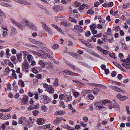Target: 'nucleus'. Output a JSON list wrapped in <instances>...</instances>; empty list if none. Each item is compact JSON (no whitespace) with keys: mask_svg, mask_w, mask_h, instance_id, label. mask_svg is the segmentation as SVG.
I'll return each instance as SVG.
<instances>
[{"mask_svg":"<svg viewBox=\"0 0 130 130\" xmlns=\"http://www.w3.org/2000/svg\"><path fill=\"white\" fill-rule=\"evenodd\" d=\"M110 103V100H103L102 101H100L99 102H98L94 103V105L98 107V108L100 109L104 107L103 106H101L102 104L105 105L106 104Z\"/></svg>","mask_w":130,"mask_h":130,"instance_id":"f257e3e1","label":"nucleus"},{"mask_svg":"<svg viewBox=\"0 0 130 130\" xmlns=\"http://www.w3.org/2000/svg\"><path fill=\"white\" fill-rule=\"evenodd\" d=\"M41 24L43 28L47 32H48L49 34L51 35H52L53 33L50 28L44 22H42Z\"/></svg>","mask_w":130,"mask_h":130,"instance_id":"f03ea898","label":"nucleus"},{"mask_svg":"<svg viewBox=\"0 0 130 130\" xmlns=\"http://www.w3.org/2000/svg\"><path fill=\"white\" fill-rule=\"evenodd\" d=\"M53 9L56 12H57L63 9L62 6H55L53 7Z\"/></svg>","mask_w":130,"mask_h":130,"instance_id":"7ed1b4c3","label":"nucleus"},{"mask_svg":"<svg viewBox=\"0 0 130 130\" xmlns=\"http://www.w3.org/2000/svg\"><path fill=\"white\" fill-rule=\"evenodd\" d=\"M28 97L27 96H25L21 100V103L22 105H24L27 103L28 100Z\"/></svg>","mask_w":130,"mask_h":130,"instance_id":"20e7f679","label":"nucleus"},{"mask_svg":"<svg viewBox=\"0 0 130 130\" xmlns=\"http://www.w3.org/2000/svg\"><path fill=\"white\" fill-rule=\"evenodd\" d=\"M116 96L118 99L121 101H123L126 99L127 98L126 96H122L119 93H118L117 95Z\"/></svg>","mask_w":130,"mask_h":130,"instance_id":"39448f33","label":"nucleus"},{"mask_svg":"<svg viewBox=\"0 0 130 130\" xmlns=\"http://www.w3.org/2000/svg\"><path fill=\"white\" fill-rule=\"evenodd\" d=\"M65 112L63 110L57 111L55 112L54 115L56 116L57 115H64Z\"/></svg>","mask_w":130,"mask_h":130,"instance_id":"423d86ee","label":"nucleus"},{"mask_svg":"<svg viewBox=\"0 0 130 130\" xmlns=\"http://www.w3.org/2000/svg\"><path fill=\"white\" fill-rule=\"evenodd\" d=\"M110 88L118 92H120V89L118 87L113 86H110L109 87Z\"/></svg>","mask_w":130,"mask_h":130,"instance_id":"0eeeda50","label":"nucleus"},{"mask_svg":"<svg viewBox=\"0 0 130 130\" xmlns=\"http://www.w3.org/2000/svg\"><path fill=\"white\" fill-rule=\"evenodd\" d=\"M74 28L78 30L80 32H82L83 31V28L80 25H78L75 26Z\"/></svg>","mask_w":130,"mask_h":130,"instance_id":"6e6552de","label":"nucleus"},{"mask_svg":"<svg viewBox=\"0 0 130 130\" xmlns=\"http://www.w3.org/2000/svg\"><path fill=\"white\" fill-rule=\"evenodd\" d=\"M6 17V16L4 13L0 9V20H3Z\"/></svg>","mask_w":130,"mask_h":130,"instance_id":"1a4fd4ad","label":"nucleus"},{"mask_svg":"<svg viewBox=\"0 0 130 130\" xmlns=\"http://www.w3.org/2000/svg\"><path fill=\"white\" fill-rule=\"evenodd\" d=\"M37 108V106L35 105H30L29 106L28 108V109L29 111H30L34 109H36Z\"/></svg>","mask_w":130,"mask_h":130,"instance_id":"9d476101","label":"nucleus"},{"mask_svg":"<svg viewBox=\"0 0 130 130\" xmlns=\"http://www.w3.org/2000/svg\"><path fill=\"white\" fill-rule=\"evenodd\" d=\"M122 65L127 69H130V63L129 62L123 63Z\"/></svg>","mask_w":130,"mask_h":130,"instance_id":"9b49d317","label":"nucleus"},{"mask_svg":"<svg viewBox=\"0 0 130 130\" xmlns=\"http://www.w3.org/2000/svg\"><path fill=\"white\" fill-rule=\"evenodd\" d=\"M28 28L32 30L36 31L37 30V28L36 27L35 25L32 23L29 26Z\"/></svg>","mask_w":130,"mask_h":130,"instance_id":"f8f14e48","label":"nucleus"},{"mask_svg":"<svg viewBox=\"0 0 130 130\" xmlns=\"http://www.w3.org/2000/svg\"><path fill=\"white\" fill-rule=\"evenodd\" d=\"M26 118L24 117H21L19 119L18 123L20 124H22L24 120H26Z\"/></svg>","mask_w":130,"mask_h":130,"instance_id":"ddd939ff","label":"nucleus"},{"mask_svg":"<svg viewBox=\"0 0 130 130\" xmlns=\"http://www.w3.org/2000/svg\"><path fill=\"white\" fill-rule=\"evenodd\" d=\"M20 53L21 55H22V56L23 55L24 58H26V56H27L28 54V52L26 51H21Z\"/></svg>","mask_w":130,"mask_h":130,"instance_id":"4468645a","label":"nucleus"},{"mask_svg":"<svg viewBox=\"0 0 130 130\" xmlns=\"http://www.w3.org/2000/svg\"><path fill=\"white\" fill-rule=\"evenodd\" d=\"M100 91V89L99 88H95L93 89L92 91L94 94H97Z\"/></svg>","mask_w":130,"mask_h":130,"instance_id":"2eb2a0df","label":"nucleus"},{"mask_svg":"<svg viewBox=\"0 0 130 130\" xmlns=\"http://www.w3.org/2000/svg\"><path fill=\"white\" fill-rule=\"evenodd\" d=\"M47 63L49 65L46 67V68L47 69L51 70L54 67L52 63H51L50 62H48Z\"/></svg>","mask_w":130,"mask_h":130,"instance_id":"dca6fc26","label":"nucleus"},{"mask_svg":"<svg viewBox=\"0 0 130 130\" xmlns=\"http://www.w3.org/2000/svg\"><path fill=\"white\" fill-rule=\"evenodd\" d=\"M113 63L116 66L121 70L122 71H124V70L123 69V68H122V67H121V66L119 64H118L117 63L115 62H113Z\"/></svg>","mask_w":130,"mask_h":130,"instance_id":"f3484780","label":"nucleus"},{"mask_svg":"<svg viewBox=\"0 0 130 130\" xmlns=\"http://www.w3.org/2000/svg\"><path fill=\"white\" fill-rule=\"evenodd\" d=\"M47 91L50 93H53L54 91V89L52 87H50L47 89Z\"/></svg>","mask_w":130,"mask_h":130,"instance_id":"a211bd4d","label":"nucleus"},{"mask_svg":"<svg viewBox=\"0 0 130 130\" xmlns=\"http://www.w3.org/2000/svg\"><path fill=\"white\" fill-rule=\"evenodd\" d=\"M14 1L18 3H20L21 4H26V2L25 0H13Z\"/></svg>","mask_w":130,"mask_h":130,"instance_id":"6ab92c4d","label":"nucleus"},{"mask_svg":"<svg viewBox=\"0 0 130 130\" xmlns=\"http://www.w3.org/2000/svg\"><path fill=\"white\" fill-rule=\"evenodd\" d=\"M4 116H5V117L4 118V117H2V119L6 120L8 118L9 119L11 117L10 114H8L5 113L4 115Z\"/></svg>","mask_w":130,"mask_h":130,"instance_id":"aec40b11","label":"nucleus"},{"mask_svg":"<svg viewBox=\"0 0 130 130\" xmlns=\"http://www.w3.org/2000/svg\"><path fill=\"white\" fill-rule=\"evenodd\" d=\"M39 63L42 68L44 67L47 64L46 62H44L42 60L40 61L39 62Z\"/></svg>","mask_w":130,"mask_h":130,"instance_id":"412c9836","label":"nucleus"},{"mask_svg":"<svg viewBox=\"0 0 130 130\" xmlns=\"http://www.w3.org/2000/svg\"><path fill=\"white\" fill-rule=\"evenodd\" d=\"M58 78H56L54 82V84L55 86L57 87L58 85Z\"/></svg>","mask_w":130,"mask_h":130,"instance_id":"4be33fe9","label":"nucleus"},{"mask_svg":"<svg viewBox=\"0 0 130 130\" xmlns=\"http://www.w3.org/2000/svg\"><path fill=\"white\" fill-rule=\"evenodd\" d=\"M27 123L26 124L28 126H31L33 125V121H29L28 120L27 121Z\"/></svg>","mask_w":130,"mask_h":130,"instance_id":"5701e85b","label":"nucleus"},{"mask_svg":"<svg viewBox=\"0 0 130 130\" xmlns=\"http://www.w3.org/2000/svg\"><path fill=\"white\" fill-rule=\"evenodd\" d=\"M24 21L25 22L26 25L28 27L32 23L26 19H24Z\"/></svg>","mask_w":130,"mask_h":130,"instance_id":"b1692460","label":"nucleus"},{"mask_svg":"<svg viewBox=\"0 0 130 130\" xmlns=\"http://www.w3.org/2000/svg\"><path fill=\"white\" fill-rule=\"evenodd\" d=\"M17 56L18 60H21L22 55H21L20 53L19 54H17Z\"/></svg>","mask_w":130,"mask_h":130,"instance_id":"393cba45","label":"nucleus"},{"mask_svg":"<svg viewBox=\"0 0 130 130\" xmlns=\"http://www.w3.org/2000/svg\"><path fill=\"white\" fill-rule=\"evenodd\" d=\"M19 84L21 86V87H23L24 86V83L22 80H19Z\"/></svg>","mask_w":130,"mask_h":130,"instance_id":"a878e982","label":"nucleus"},{"mask_svg":"<svg viewBox=\"0 0 130 130\" xmlns=\"http://www.w3.org/2000/svg\"><path fill=\"white\" fill-rule=\"evenodd\" d=\"M10 28L12 31L11 33L12 34L13 33H14L15 34H16L17 32V30L16 29L12 26H10Z\"/></svg>","mask_w":130,"mask_h":130,"instance_id":"bb28decb","label":"nucleus"},{"mask_svg":"<svg viewBox=\"0 0 130 130\" xmlns=\"http://www.w3.org/2000/svg\"><path fill=\"white\" fill-rule=\"evenodd\" d=\"M61 121L60 119L59 118H57L56 119H55L54 121L55 123V124H59L61 122Z\"/></svg>","mask_w":130,"mask_h":130,"instance_id":"cd10ccee","label":"nucleus"},{"mask_svg":"<svg viewBox=\"0 0 130 130\" xmlns=\"http://www.w3.org/2000/svg\"><path fill=\"white\" fill-rule=\"evenodd\" d=\"M68 107L69 109L72 110V112H76L75 110L74 109H73L72 107V105L71 104H69L68 105Z\"/></svg>","mask_w":130,"mask_h":130,"instance_id":"c85d7f7f","label":"nucleus"},{"mask_svg":"<svg viewBox=\"0 0 130 130\" xmlns=\"http://www.w3.org/2000/svg\"><path fill=\"white\" fill-rule=\"evenodd\" d=\"M45 54H45V55H46L48 58L52 60H55V59L52 56L50 55V54L47 53H45Z\"/></svg>","mask_w":130,"mask_h":130,"instance_id":"c756f323","label":"nucleus"},{"mask_svg":"<svg viewBox=\"0 0 130 130\" xmlns=\"http://www.w3.org/2000/svg\"><path fill=\"white\" fill-rule=\"evenodd\" d=\"M96 24H93L91 25L90 26V28L91 30H93L96 27Z\"/></svg>","mask_w":130,"mask_h":130,"instance_id":"7c9ffc66","label":"nucleus"},{"mask_svg":"<svg viewBox=\"0 0 130 130\" xmlns=\"http://www.w3.org/2000/svg\"><path fill=\"white\" fill-rule=\"evenodd\" d=\"M94 13V10L92 9L89 10L87 12V13L89 14H92Z\"/></svg>","mask_w":130,"mask_h":130,"instance_id":"2f4dec72","label":"nucleus"},{"mask_svg":"<svg viewBox=\"0 0 130 130\" xmlns=\"http://www.w3.org/2000/svg\"><path fill=\"white\" fill-rule=\"evenodd\" d=\"M122 46V47L125 50H127L128 48L126 45V44L124 43H122L121 44Z\"/></svg>","mask_w":130,"mask_h":130,"instance_id":"473e14b6","label":"nucleus"},{"mask_svg":"<svg viewBox=\"0 0 130 130\" xmlns=\"http://www.w3.org/2000/svg\"><path fill=\"white\" fill-rule=\"evenodd\" d=\"M88 97L90 100H93L94 98L93 95L91 93H89L88 94Z\"/></svg>","mask_w":130,"mask_h":130,"instance_id":"72a5a7b5","label":"nucleus"},{"mask_svg":"<svg viewBox=\"0 0 130 130\" xmlns=\"http://www.w3.org/2000/svg\"><path fill=\"white\" fill-rule=\"evenodd\" d=\"M12 109V108L11 107H9V108H8V109H7L6 110H4L3 109H1L0 110L2 112H9V111L10 110H11Z\"/></svg>","mask_w":130,"mask_h":130,"instance_id":"f704fd0d","label":"nucleus"},{"mask_svg":"<svg viewBox=\"0 0 130 130\" xmlns=\"http://www.w3.org/2000/svg\"><path fill=\"white\" fill-rule=\"evenodd\" d=\"M32 112L33 113V115H34L36 116L38 115V114L39 112V111L38 110H34L33 111H32Z\"/></svg>","mask_w":130,"mask_h":130,"instance_id":"c9c22d12","label":"nucleus"},{"mask_svg":"<svg viewBox=\"0 0 130 130\" xmlns=\"http://www.w3.org/2000/svg\"><path fill=\"white\" fill-rule=\"evenodd\" d=\"M11 22L13 24H14L15 25H16L18 23V22H16L15 21V20L13 19H11Z\"/></svg>","mask_w":130,"mask_h":130,"instance_id":"e433bc0d","label":"nucleus"},{"mask_svg":"<svg viewBox=\"0 0 130 130\" xmlns=\"http://www.w3.org/2000/svg\"><path fill=\"white\" fill-rule=\"evenodd\" d=\"M72 81L73 82L77 84L82 85L83 84L82 83L80 82L78 80L76 81L75 80H73Z\"/></svg>","mask_w":130,"mask_h":130,"instance_id":"4c0bfd02","label":"nucleus"},{"mask_svg":"<svg viewBox=\"0 0 130 130\" xmlns=\"http://www.w3.org/2000/svg\"><path fill=\"white\" fill-rule=\"evenodd\" d=\"M16 25V26H17L20 29L22 30L23 29V28L22 27V26L20 24L18 23Z\"/></svg>","mask_w":130,"mask_h":130,"instance_id":"58836bf2","label":"nucleus"},{"mask_svg":"<svg viewBox=\"0 0 130 130\" xmlns=\"http://www.w3.org/2000/svg\"><path fill=\"white\" fill-rule=\"evenodd\" d=\"M32 42L33 43H35L38 45H40L41 43L40 42L34 40H33L32 41Z\"/></svg>","mask_w":130,"mask_h":130,"instance_id":"ea45409f","label":"nucleus"},{"mask_svg":"<svg viewBox=\"0 0 130 130\" xmlns=\"http://www.w3.org/2000/svg\"><path fill=\"white\" fill-rule=\"evenodd\" d=\"M69 20L72 22L75 23L76 22V20L74 18L72 17H70L69 18Z\"/></svg>","mask_w":130,"mask_h":130,"instance_id":"a19ab883","label":"nucleus"},{"mask_svg":"<svg viewBox=\"0 0 130 130\" xmlns=\"http://www.w3.org/2000/svg\"><path fill=\"white\" fill-rule=\"evenodd\" d=\"M37 123L38 124H41L42 119L41 118L38 119L37 121Z\"/></svg>","mask_w":130,"mask_h":130,"instance_id":"79ce46f5","label":"nucleus"},{"mask_svg":"<svg viewBox=\"0 0 130 130\" xmlns=\"http://www.w3.org/2000/svg\"><path fill=\"white\" fill-rule=\"evenodd\" d=\"M60 103L61 105L63 108H64L65 107V106L64 104V103L62 101H61L60 102Z\"/></svg>","mask_w":130,"mask_h":130,"instance_id":"37998d69","label":"nucleus"},{"mask_svg":"<svg viewBox=\"0 0 130 130\" xmlns=\"http://www.w3.org/2000/svg\"><path fill=\"white\" fill-rule=\"evenodd\" d=\"M42 108L45 112L46 111L47 109V107L45 105L42 106Z\"/></svg>","mask_w":130,"mask_h":130,"instance_id":"c03bdc74","label":"nucleus"},{"mask_svg":"<svg viewBox=\"0 0 130 130\" xmlns=\"http://www.w3.org/2000/svg\"><path fill=\"white\" fill-rule=\"evenodd\" d=\"M73 93L74 95L76 98L77 97L79 94V93L77 92H73Z\"/></svg>","mask_w":130,"mask_h":130,"instance_id":"a18cd8bd","label":"nucleus"},{"mask_svg":"<svg viewBox=\"0 0 130 130\" xmlns=\"http://www.w3.org/2000/svg\"><path fill=\"white\" fill-rule=\"evenodd\" d=\"M129 6V5L127 4H123L122 6V8H126L128 7Z\"/></svg>","mask_w":130,"mask_h":130,"instance_id":"49530a36","label":"nucleus"},{"mask_svg":"<svg viewBox=\"0 0 130 130\" xmlns=\"http://www.w3.org/2000/svg\"><path fill=\"white\" fill-rule=\"evenodd\" d=\"M59 47V45L57 44H54L53 45V47L55 49H57Z\"/></svg>","mask_w":130,"mask_h":130,"instance_id":"de8ad7c7","label":"nucleus"},{"mask_svg":"<svg viewBox=\"0 0 130 130\" xmlns=\"http://www.w3.org/2000/svg\"><path fill=\"white\" fill-rule=\"evenodd\" d=\"M27 58L28 60L29 61H30V60L31 58H33L32 56L31 55H29L27 56Z\"/></svg>","mask_w":130,"mask_h":130,"instance_id":"09e8293b","label":"nucleus"},{"mask_svg":"<svg viewBox=\"0 0 130 130\" xmlns=\"http://www.w3.org/2000/svg\"><path fill=\"white\" fill-rule=\"evenodd\" d=\"M91 35L90 32L89 31H87L85 34V35L87 37H89Z\"/></svg>","mask_w":130,"mask_h":130,"instance_id":"8fccbe9b","label":"nucleus"},{"mask_svg":"<svg viewBox=\"0 0 130 130\" xmlns=\"http://www.w3.org/2000/svg\"><path fill=\"white\" fill-rule=\"evenodd\" d=\"M108 51L106 50H103V51L102 52V53H103L104 54L107 55L108 53Z\"/></svg>","mask_w":130,"mask_h":130,"instance_id":"3c124183","label":"nucleus"},{"mask_svg":"<svg viewBox=\"0 0 130 130\" xmlns=\"http://www.w3.org/2000/svg\"><path fill=\"white\" fill-rule=\"evenodd\" d=\"M109 56L111 57L114 59H117V57L115 55H112L110 53L109 54Z\"/></svg>","mask_w":130,"mask_h":130,"instance_id":"603ef678","label":"nucleus"},{"mask_svg":"<svg viewBox=\"0 0 130 130\" xmlns=\"http://www.w3.org/2000/svg\"><path fill=\"white\" fill-rule=\"evenodd\" d=\"M85 45L89 47H91L92 46L91 44L89 42L85 43Z\"/></svg>","mask_w":130,"mask_h":130,"instance_id":"864d4df0","label":"nucleus"},{"mask_svg":"<svg viewBox=\"0 0 130 130\" xmlns=\"http://www.w3.org/2000/svg\"><path fill=\"white\" fill-rule=\"evenodd\" d=\"M5 71L6 72H7L8 73H9V72L10 71V70L9 69V68L8 67H7L6 68Z\"/></svg>","mask_w":130,"mask_h":130,"instance_id":"5fc2aeb1","label":"nucleus"},{"mask_svg":"<svg viewBox=\"0 0 130 130\" xmlns=\"http://www.w3.org/2000/svg\"><path fill=\"white\" fill-rule=\"evenodd\" d=\"M37 5L42 9H43L44 8V7L43 6L41 5L39 3H37Z\"/></svg>","mask_w":130,"mask_h":130,"instance_id":"6e6d98bb","label":"nucleus"},{"mask_svg":"<svg viewBox=\"0 0 130 130\" xmlns=\"http://www.w3.org/2000/svg\"><path fill=\"white\" fill-rule=\"evenodd\" d=\"M36 76L38 79H40L42 77V75L40 74H38L36 75Z\"/></svg>","mask_w":130,"mask_h":130,"instance_id":"4d7b16f0","label":"nucleus"},{"mask_svg":"<svg viewBox=\"0 0 130 130\" xmlns=\"http://www.w3.org/2000/svg\"><path fill=\"white\" fill-rule=\"evenodd\" d=\"M12 76L15 79L17 78V75L15 73H12Z\"/></svg>","mask_w":130,"mask_h":130,"instance_id":"13d9d810","label":"nucleus"},{"mask_svg":"<svg viewBox=\"0 0 130 130\" xmlns=\"http://www.w3.org/2000/svg\"><path fill=\"white\" fill-rule=\"evenodd\" d=\"M61 24L62 25H64L65 26H67V23L65 22H61Z\"/></svg>","mask_w":130,"mask_h":130,"instance_id":"bf43d9fd","label":"nucleus"},{"mask_svg":"<svg viewBox=\"0 0 130 130\" xmlns=\"http://www.w3.org/2000/svg\"><path fill=\"white\" fill-rule=\"evenodd\" d=\"M24 66L25 69H28V65L27 64V62H25L24 63Z\"/></svg>","mask_w":130,"mask_h":130,"instance_id":"052dcab7","label":"nucleus"},{"mask_svg":"<svg viewBox=\"0 0 130 130\" xmlns=\"http://www.w3.org/2000/svg\"><path fill=\"white\" fill-rule=\"evenodd\" d=\"M75 4L76 7H78L80 5V3L78 2H76L75 3Z\"/></svg>","mask_w":130,"mask_h":130,"instance_id":"680f3d73","label":"nucleus"},{"mask_svg":"<svg viewBox=\"0 0 130 130\" xmlns=\"http://www.w3.org/2000/svg\"><path fill=\"white\" fill-rule=\"evenodd\" d=\"M116 75V72L115 71H113L111 73V75L112 77H115Z\"/></svg>","mask_w":130,"mask_h":130,"instance_id":"e2e57ef3","label":"nucleus"},{"mask_svg":"<svg viewBox=\"0 0 130 130\" xmlns=\"http://www.w3.org/2000/svg\"><path fill=\"white\" fill-rule=\"evenodd\" d=\"M99 22L102 25H104L105 23V20H104L102 19L101 20H100Z\"/></svg>","mask_w":130,"mask_h":130,"instance_id":"0e129e2a","label":"nucleus"},{"mask_svg":"<svg viewBox=\"0 0 130 130\" xmlns=\"http://www.w3.org/2000/svg\"><path fill=\"white\" fill-rule=\"evenodd\" d=\"M85 6V5L83 4L80 6L79 9L80 10H83Z\"/></svg>","mask_w":130,"mask_h":130,"instance_id":"69168bd1","label":"nucleus"},{"mask_svg":"<svg viewBox=\"0 0 130 130\" xmlns=\"http://www.w3.org/2000/svg\"><path fill=\"white\" fill-rule=\"evenodd\" d=\"M67 101H70L72 100V97L71 96H69L67 97Z\"/></svg>","mask_w":130,"mask_h":130,"instance_id":"338daca9","label":"nucleus"},{"mask_svg":"<svg viewBox=\"0 0 130 130\" xmlns=\"http://www.w3.org/2000/svg\"><path fill=\"white\" fill-rule=\"evenodd\" d=\"M72 56L74 57H75L76 58H77V57H78L80 56V55H78L77 54H73L72 55Z\"/></svg>","mask_w":130,"mask_h":130,"instance_id":"774afa93","label":"nucleus"}]
</instances>
